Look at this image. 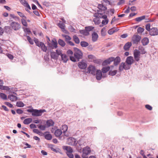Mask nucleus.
I'll use <instances>...</instances> for the list:
<instances>
[{"label": "nucleus", "mask_w": 158, "mask_h": 158, "mask_svg": "<svg viewBox=\"0 0 158 158\" xmlns=\"http://www.w3.org/2000/svg\"><path fill=\"white\" fill-rule=\"evenodd\" d=\"M144 30V29L143 27H139L137 30V32L138 34H141Z\"/></svg>", "instance_id": "obj_46"}, {"label": "nucleus", "mask_w": 158, "mask_h": 158, "mask_svg": "<svg viewBox=\"0 0 158 158\" xmlns=\"http://www.w3.org/2000/svg\"><path fill=\"white\" fill-rule=\"evenodd\" d=\"M96 74V78L98 80H100L101 79L102 77V74L101 71L100 70L96 71L95 73Z\"/></svg>", "instance_id": "obj_17"}, {"label": "nucleus", "mask_w": 158, "mask_h": 158, "mask_svg": "<svg viewBox=\"0 0 158 158\" xmlns=\"http://www.w3.org/2000/svg\"><path fill=\"white\" fill-rule=\"evenodd\" d=\"M8 87L2 85L0 84V89L2 90H7Z\"/></svg>", "instance_id": "obj_57"}, {"label": "nucleus", "mask_w": 158, "mask_h": 158, "mask_svg": "<svg viewBox=\"0 0 158 158\" xmlns=\"http://www.w3.org/2000/svg\"><path fill=\"white\" fill-rule=\"evenodd\" d=\"M79 32L85 36H88L89 34V32H86L85 29L80 30Z\"/></svg>", "instance_id": "obj_31"}, {"label": "nucleus", "mask_w": 158, "mask_h": 158, "mask_svg": "<svg viewBox=\"0 0 158 158\" xmlns=\"http://www.w3.org/2000/svg\"><path fill=\"white\" fill-rule=\"evenodd\" d=\"M109 22V20L107 18L105 19V20H103L102 21V24L106 25L108 24Z\"/></svg>", "instance_id": "obj_55"}, {"label": "nucleus", "mask_w": 158, "mask_h": 158, "mask_svg": "<svg viewBox=\"0 0 158 158\" xmlns=\"http://www.w3.org/2000/svg\"><path fill=\"white\" fill-rule=\"evenodd\" d=\"M77 66L80 69H84L86 68L87 65L86 61L82 59L81 61L78 63Z\"/></svg>", "instance_id": "obj_4"}, {"label": "nucleus", "mask_w": 158, "mask_h": 158, "mask_svg": "<svg viewBox=\"0 0 158 158\" xmlns=\"http://www.w3.org/2000/svg\"><path fill=\"white\" fill-rule=\"evenodd\" d=\"M46 127L44 125H39L38 126V128L40 129L42 131L45 130Z\"/></svg>", "instance_id": "obj_51"}, {"label": "nucleus", "mask_w": 158, "mask_h": 158, "mask_svg": "<svg viewBox=\"0 0 158 158\" xmlns=\"http://www.w3.org/2000/svg\"><path fill=\"white\" fill-rule=\"evenodd\" d=\"M27 111L31 113L32 115L35 116H41L43 113L46 111L45 109L37 110L33 109L32 108L31 109H27Z\"/></svg>", "instance_id": "obj_2"}, {"label": "nucleus", "mask_w": 158, "mask_h": 158, "mask_svg": "<svg viewBox=\"0 0 158 158\" xmlns=\"http://www.w3.org/2000/svg\"><path fill=\"white\" fill-rule=\"evenodd\" d=\"M19 1L20 3L24 6L25 5L26 3H27V2L26 0H19Z\"/></svg>", "instance_id": "obj_64"}, {"label": "nucleus", "mask_w": 158, "mask_h": 158, "mask_svg": "<svg viewBox=\"0 0 158 158\" xmlns=\"http://www.w3.org/2000/svg\"><path fill=\"white\" fill-rule=\"evenodd\" d=\"M106 29L105 27L103 28L101 31V34L102 36H104L106 35V32L105 30Z\"/></svg>", "instance_id": "obj_53"}, {"label": "nucleus", "mask_w": 158, "mask_h": 158, "mask_svg": "<svg viewBox=\"0 0 158 158\" xmlns=\"http://www.w3.org/2000/svg\"><path fill=\"white\" fill-rule=\"evenodd\" d=\"M17 13L20 17H24L25 19H27V17H26V16L22 12L19 11H17Z\"/></svg>", "instance_id": "obj_54"}, {"label": "nucleus", "mask_w": 158, "mask_h": 158, "mask_svg": "<svg viewBox=\"0 0 158 158\" xmlns=\"http://www.w3.org/2000/svg\"><path fill=\"white\" fill-rule=\"evenodd\" d=\"M34 41L36 45L39 47H40V45H41V44L43 43V42L39 41L38 40L35 38H34Z\"/></svg>", "instance_id": "obj_35"}, {"label": "nucleus", "mask_w": 158, "mask_h": 158, "mask_svg": "<svg viewBox=\"0 0 158 158\" xmlns=\"http://www.w3.org/2000/svg\"><path fill=\"white\" fill-rule=\"evenodd\" d=\"M125 62L128 65H131L134 62L133 57L131 56L127 57Z\"/></svg>", "instance_id": "obj_16"}, {"label": "nucleus", "mask_w": 158, "mask_h": 158, "mask_svg": "<svg viewBox=\"0 0 158 158\" xmlns=\"http://www.w3.org/2000/svg\"><path fill=\"white\" fill-rule=\"evenodd\" d=\"M62 36L65 38L66 42L67 40H70L71 39L70 36L68 35H63Z\"/></svg>", "instance_id": "obj_52"}, {"label": "nucleus", "mask_w": 158, "mask_h": 158, "mask_svg": "<svg viewBox=\"0 0 158 158\" xmlns=\"http://www.w3.org/2000/svg\"><path fill=\"white\" fill-rule=\"evenodd\" d=\"M145 107L147 109H148L149 110H152V106L149 105H148V104L146 105L145 106Z\"/></svg>", "instance_id": "obj_63"}, {"label": "nucleus", "mask_w": 158, "mask_h": 158, "mask_svg": "<svg viewBox=\"0 0 158 158\" xmlns=\"http://www.w3.org/2000/svg\"><path fill=\"white\" fill-rule=\"evenodd\" d=\"M24 105V104L22 101H18L16 102V106L18 107H23Z\"/></svg>", "instance_id": "obj_38"}, {"label": "nucleus", "mask_w": 158, "mask_h": 158, "mask_svg": "<svg viewBox=\"0 0 158 158\" xmlns=\"http://www.w3.org/2000/svg\"><path fill=\"white\" fill-rule=\"evenodd\" d=\"M80 44L81 46L83 47H86L89 45L88 43L85 41H81Z\"/></svg>", "instance_id": "obj_39"}, {"label": "nucleus", "mask_w": 158, "mask_h": 158, "mask_svg": "<svg viewBox=\"0 0 158 158\" xmlns=\"http://www.w3.org/2000/svg\"><path fill=\"white\" fill-rule=\"evenodd\" d=\"M73 39L75 42L77 44H78L80 43V40L79 38L76 35H74L73 36Z\"/></svg>", "instance_id": "obj_42"}, {"label": "nucleus", "mask_w": 158, "mask_h": 158, "mask_svg": "<svg viewBox=\"0 0 158 158\" xmlns=\"http://www.w3.org/2000/svg\"><path fill=\"white\" fill-rule=\"evenodd\" d=\"M72 152L67 153V154L68 157L70 158H73L74 157L72 153Z\"/></svg>", "instance_id": "obj_62"}, {"label": "nucleus", "mask_w": 158, "mask_h": 158, "mask_svg": "<svg viewBox=\"0 0 158 158\" xmlns=\"http://www.w3.org/2000/svg\"><path fill=\"white\" fill-rule=\"evenodd\" d=\"M63 148L64 150H66L67 153L73 152L72 148L70 146H64Z\"/></svg>", "instance_id": "obj_27"}, {"label": "nucleus", "mask_w": 158, "mask_h": 158, "mask_svg": "<svg viewBox=\"0 0 158 158\" xmlns=\"http://www.w3.org/2000/svg\"><path fill=\"white\" fill-rule=\"evenodd\" d=\"M27 40L29 41V43L31 44H34V42L33 40L28 35H27Z\"/></svg>", "instance_id": "obj_48"}, {"label": "nucleus", "mask_w": 158, "mask_h": 158, "mask_svg": "<svg viewBox=\"0 0 158 158\" xmlns=\"http://www.w3.org/2000/svg\"><path fill=\"white\" fill-rule=\"evenodd\" d=\"M50 55L52 58L55 60H56L58 58L57 55L55 52H51Z\"/></svg>", "instance_id": "obj_30"}, {"label": "nucleus", "mask_w": 158, "mask_h": 158, "mask_svg": "<svg viewBox=\"0 0 158 158\" xmlns=\"http://www.w3.org/2000/svg\"><path fill=\"white\" fill-rule=\"evenodd\" d=\"M141 38V37L138 35H133L132 38L133 43L136 44H138V42H140Z\"/></svg>", "instance_id": "obj_8"}, {"label": "nucleus", "mask_w": 158, "mask_h": 158, "mask_svg": "<svg viewBox=\"0 0 158 158\" xmlns=\"http://www.w3.org/2000/svg\"><path fill=\"white\" fill-rule=\"evenodd\" d=\"M32 121L31 118H29L25 119L23 121V123L25 124H28L30 123Z\"/></svg>", "instance_id": "obj_32"}, {"label": "nucleus", "mask_w": 158, "mask_h": 158, "mask_svg": "<svg viewBox=\"0 0 158 158\" xmlns=\"http://www.w3.org/2000/svg\"><path fill=\"white\" fill-rule=\"evenodd\" d=\"M46 38H47V42L49 48L51 49L57 48L58 44L55 39H52V40L51 43H50V42L51 40L49 38L48 36H46Z\"/></svg>", "instance_id": "obj_3"}, {"label": "nucleus", "mask_w": 158, "mask_h": 158, "mask_svg": "<svg viewBox=\"0 0 158 158\" xmlns=\"http://www.w3.org/2000/svg\"><path fill=\"white\" fill-rule=\"evenodd\" d=\"M58 43L62 47H64L65 45V43L64 41L61 39H59L58 40Z\"/></svg>", "instance_id": "obj_41"}, {"label": "nucleus", "mask_w": 158, "mask_h": 158, "mask_svg": "<svg viewBox=\"0 0 158 158\" xmlns=\"http://www.w3.org/2000/svg\"><path fill=\"white\" fill-rule=\"evenodd\" d=\"M115 31L113 29H111L108 31V33L110 35H112Z\"/></svg>", "instance_id": "obj_59"}, {"label": "nucleus", "mask_w": 158, "mask_h": 158, "mask_svg": "<svg viewBox=\"0 0 158 158\" xmlns=\"http://www.w3.org/2000/svg\"><path fill=\"white\" fill-rule=\"evenodd\" d=\"M82 152L83 154L85 155V156L88 155L91 152V150L89 147L87 146L84 148L83 149Z\"/></svg>", "instance_id": "obj_18"}, {"label": "nucleus", "mask_w": 158, "mask_h": 158, "mask_svg": "<svg viewBox=\"0 0 158 158\" xmlns=\"http://www.w3.org/2000/svg\"><path fill=\"white\" fill-rule=\"evenodd\" d=\"M8 98L12 101H16L18 99V98L16 96L12 94L9 95Z\"/></svg>", "instance_id": "obj_26"}, {"label": "nucleus", "mask_w": 158, "mask_h": 158, "mask_svg": "<svg viewBox=\"0 0 158 158\" xmlns=\"http://www.w3.org/2000/svg\"><path fill=\"white\" fill-rule=\"evenodd\" d=\"M62 130L63 131V133H65L68 129V127L66 125H63L62 127Z\"/></svg>", "instance_id": "obj_50"}, {"label": "nucleus", "mask_w": 158, "mask_h": 158, "mask_svg": "<svg viewBox=\"0 0 158 158\" xmlns=\"http://www.w3.org/2000/svg\"><path fill=\"white\" fill-rule=\"evenodd\" d=\"M61 56L63 62L64 63H66L68 60L67 55L65 54H63L61 55Z\"/></svg>", "instance_id": "obj_28"}, {"label": "nucleus", "mask_w": 158, "mask_h": 158, "mask_svg": "<svg viewBox=\"0 0 158 158\" xmlns=\"http://www.w3.org/2000/svg\"><path fill=\"white\" fill-rule=\"evenodd\" d=\"M54 124V122L51 119H50L47 120L46 121L47 127H49L51 126H53Z\"/></svg>", "instance_id": "obj_22"}, {"label": "nucleus", "mask_w": 158, "mask_h": 158, "mask_svg": "<svg viewBox=\"0 0 158 158\" xmlns=\"http://www.w3.org/2000/svg\"><path fill=\"white\" fill-rule=\"evenodd\" d=\"M62 131L60 129H57L54 132V134L56 137H59V139H62V136H60L62 134Z\"/></svg>", "instance_id": "obj_15"}, {"label": "nucleus", "mask_w": 158, "mask_h": 158, "mask_svg": "<svg viewBox=\"0 0 158 158\" xmlns=\"http://www.w3.org/2000/svg\"><path fill=\"white\" fill-rule=\"evenodd\" d=\"M4 29L5 32L7 34H10L11 32V27L9 26L5 27Z\"/></svg>", "instance_id": "obj_25"}, {"label": "nucleus", "mask_w": 158, "mask_h": 158, "mask_svg": "<svg viewBox=\"0 0 158 158\" xmlns=\"http://www.w3.org/2000/svg\"><path fill=\"white\" fill-rule=\"evenodd\" d=\"M145 16L143 15L142 16L136 18L135 19V20L136 21L138 22H139L141 21L142 20L144 19H145Z\"/></svg>", "instance_id": "obj_40"}, {"label": "nucleus", "mask_w": 158, "mask_h": 158, "mask_svg": "<svg viewBox=\"0 0 158 158\" xmlns=\"http://www.w3.org/2000/svg\"><path fill=\"white\" fill-rule=\"evenodd\" d=\"M94 17L98 18H102L105 19L107 18V16L106 15H103L102 13L101 12L100 10H97V12L94 13Z\"/></svg>", "instance_id": "obj_5"}, {"label": "nucleus", "mask_w": 158, "mask_h": 158, "mask_svg": "<svg viewBox=\"0 0 158 158\" xmlns=\"http://www.w3.org/2000/svg\"><path fill=\"white\" fill-rule=\"evenodd\" d=\"M117 73V70H114L113 71L110 70L109 72V75L111 76H114L116 75Z\"/></svg>", "instance_id": "obj_45"}, {"label": "nucleus", "mask_w": 158, "mask_h": 158, "mask_svg": "<svg viewBox=\"0 0 158 158\" xmlns=\"http://www.w3.org/2000/svg\"><path fill=\"white\" fill-rule=\"evenodd\" d=\"M40 47L41 48V50L43 52H46L47 50V47L43 43L41 44V45H40Z\"/></svg>", "instance_id": "obj_34"}, {"label": "nucleus", "mask_w": 158, "mask_h": 158, "mask_svg": "<svg viewBox=\"0 0 158 158\" xmlns=\"http://www.w3.org/2000/svg\"><path fill=\"white\" fill-rule=\"evenodd\" d=\"M114 57H110L104 60L102 63V65L105 66L107 64H110L114 60Z\"/></svg>", "instance_id": "obj_14"}, {"label": "nucleus", "mask_w": 158, "mask_h": 158, "mask_svg": "<svg viewBox=\"0 0 158 158\" xmlns=\"http://www.w3.org/2000/svg\"><path fill=\"white\" fill-rule=\"evenodd\" d=\"M0 97L2 99L4 100H6L7 99V96L4 93H0Z\"/></svg>", "instance_id": "obj_47"}, {"label": "nucleus", "mask_w": 158, "mask_h": 158, "mask_svg": "<svg viewBox=\"0 0 158 158\" xmlns=\"http://www.w3.org/2000/svg\"><path fill=\"white\" fill-rule=\"evenodd\" d=\"M114 66H117L121 61V58L118 56H117L116 58L114 57Z\"/></svg>", "instance_id": "obj_19"}, {"label": "nucleus", "mask_w": 158, "mask_h": 158, "mask_svg": "<svg viewBox=\"0 0 158 158\" xmlns=\"http://www.w3.org/2000/svg\"><path fill=\"white\" fill-rule=\"evenodd\" d=\"M94 28V27L92 26H89L85 27V29L87 32H89V31L93 30Z\"/></svg>", "instance_id": "obj_37"}, {"label": "nucleus", "mask_w": 158, "mask_h": 158, "mask_svg": "<svg viewBox=\"0 0 158 158\" xmlns=\"http://www.w3.org/2000/svg\"><path fill=\"white\" fill-rule=\"evenodd\" d=\"M74 51V56H69L70 60L73 62L79 61L83 58V54L81 51L77 48H73Z\"/></svg>", "instance_id": "obj_1"}, {"label": "nucleus", "mask_w": 158, "mask_h": 158, "mask_svg": "<svg viewBox=\"0 0 158 158\" xmlns=\"http://www.w3.org/2000/svg\"><path fill=\"white\" fill-rule=\"evenodd\" d=\"M149 34L151 36L157 35H158V30L156 27H152L149 31Z\"/></svg>", "instance_id": "obj_10"}, {"label": "nucleus", "mask_w": 158, "mask_h": 158, "mask_svg": "<svg viewBox=\"0 0 158 158\" xmlns=\"http://www.w3.org/2000/svg\"><path fill=\"white\" fill-rule=\"evenodd\" d=\"M132 45L131 43L130 42L127 43L123 47V49L125 51L128 50Z\"/></svg>", "instance_id": "obj_23"}, {"label": "nucleus", "mask_w": 158, "mask_h": 158, "mask_svg": "<svg viewBox=\"0 0 158 158\" xmlns=\"http://www.w3.org/2000/svg\"><path fill=\"white\" fill-rule=\"evenodd\" d=\"M45 138L48 140H50L52 138V135L50 134H46L44 135Z\"/></svg>", "instance_id": "obj_43"}, {"label": "nucleus", "mask_w": 158, "mask_h": 158, "mask_svg": "<svg viewBox=\"0 0 158 158\" xmlns=\"http://www.w3.org/2000/svg\"><path fill=\"white\" fill-rule=\"evenodd\" d=\"M88 71L89 73L93 75H95L96 72L95 66L92 65H90L88 68Z\"/></svg>", "instance_id": "obj_12"}, {"label": "nucleus", "mask_w": 158, "mask_h": 158, "mask_svg": "<svg viewBox=\"0 0 158 158\" xmlns=\"http://www.w3.org/2000/svg\"><path fill=\"white\" fill-rule=\"evenodd\" d=\"M141 42L143 46L146 45L149 42V39L147 37H144L141 40Z\"/></svg>", "instance_id": "obj_21"}, {"label": "nucleus", "mask_w": 158, "mask_h": 158, "mask_svg": "<svg viewBox=\"0 0 158 158\" xmlns=\"http://www.w3.org/2000/svg\"><path fill=\"white\" fill-rule=\"evenodd\" d=\"M98 8L99 9V10H100V11H101V12L103 13V14H105L106 13L105 11L107 10V7L106 6H104L102 4H99L98 5Z\"/></svg>", "instance_id": "obj_13"}, {"label": "nucleus", "mask_w": 158, "mask_h": 158, "mask_svg": "<svg viewBox=\"0 0 158 158\" xmlns=\"http://www.w3.org/2000/svg\"><path fill=\"white\" fill-rule=\"evenodd\" d=\"M139 49L140 52V54H144L146 53L145 48L142 46H139Z\"/></svg>", "instance_id": "obj_29"}, {"label": "nucleus", "mask_w": 158, "mask_h": 158, "mask_svg": "<svg viewBox=\"0 0 158 158\" xmlns=\"http://www.w3.org/2000/svg\"><path fill=\"white\" fill-rule=\"evenodd\" d=\"M150 23H148V24H147L146 25V27H145V28L146 29V30L148 31H150V30H151V29L150 28Z\"/></svg>", "instance_id": "obj_56"}, {"label": "nucleus", "mask_w": 158, "mask_h": 158, "mask_svg": "<svg viewBox=\"0 0 158 158\" xmlns=\"http://www.w3.org/2000/svg\"><path fill=\"white\" fill-rule=\"evenodd\" d=\"M53 144H50L49 145V147L51 149V150L53 151L56 152V153H58L59 152V149H55L53 147Z\"/></svg>", "instance_id": "obj_44"}, {"label": "nucleus", "mask_w": 158, "mask_h": 158, "mask_svg": "<svg viewBox=\"0 0 158 158\" xmlns=\"http://www.w3.org/2000/svg\"><path fill=\"white\" fill-rule=\"evenodd\" d=\"M125 65V64L124 62H122L120 64L119 66V68H118L120 72H121L122 71H123V69H124Z\"/></svg>", "instance_id": "obj_33"}, {"label": "nucleus", "mask_w": 158, "mask_h": 158, "mask_svg": "<svg viewBox=\"0 0 158 158\" xmlns=\"http://www.w3.org/2000/svg\"><path fill=\"white\" fill-rule=\"evenodd\" d=\"M119 1L117 3V5L119 6L125 3L124 0H118Z\"/></svg>", "instance_id": "obj_60"}, {"label": "nucleus", "mask_w": 158, "mask_h": 158, "mask_svg": "<svg viewBox=\"0 0 158 158\" xmlns=\"http://www.w3.org/2000/svg\"><path fill=\"white\" fill-rule=\"evenodd\" d=\"M68 144L70 145L75 146L77 144L76 140L73 137L69 138L67 141Z\"/></svg>", "instance_id": "obj_9"}, {"label": "nucleus", "mask_w": 158, "mask_h": 158, "mask_svg": "<svg viewBox=\"0 0 158 158\" xmlns=\"http://www.w3.org/2000/svg\"><path fill=\"white\" fill-rule=\"evenodd\" d=\"M10 25L12 28L15 31H17L20 28V25L18 22H13Z\"/></svg>", "instance_id": "obj_7"}, {"label": "nucleus", "mask_w": 158, "mask_h": 158, "mask_svg": "<svg viewBox=\"0 0 158 158\" xmlns=\"http://www.w3.org/2000/svg\"><path fill=\"white\" fill-rule=\"evenodd\" d=\"M98 34L95 32H94L92 34V41L93 42L96 41L98 39Z\"/></svg>", "instance_id": "obj_24"}, {"label": "nucleus", "mask_w": 158, "mask_h": 158, "mask_svg": "<svg viewBox=\"0 0 158 158\" xmlns=\"http://www.w3.org/2000/svg\"><path fill=\"white\" fill-rule=\"evenodd\" d=\"M16 111L17 113L19 114H21L23 113V111L21 109H17Z\"/></svg>", "instance_id": "obj_61"}, {"label": "nucleus", "mask_w": 158, "mask_h": 158, "mask_svg": "<svg viewBox=\"0 0 158 158\" xmlns=\"http://www.w3.org/2000/svg\"><path fill=\"white\" fill-rule=\"evenodd\" d=\"M110 69V67L109 66H107L103 67L102 69V71L103 73H106L108 71H109Z\"/></svg>", "instance_id": "obj_36"}, {"label": "nucleus", "mask_w": 158, "mask_h": 158, "mask_svg": "<svg viewBox=\"0 0 158 158\" xmlns=\"http://www.w3.org/2000/svg\"><path fill=\"white\" fill-rule=\"evenodd\" d=\"M133 55L135 60L137 61H139L140 58V52L137 49H135L134 51Z\"/></svg>", "instance_id": "obj_6"}, {"label": "nucleus", "mask_w": 158, "mask_h": 158, "mask_svg": "<svg viewBox=\"0 0 158 158\" xmlns=\"http://www.w3.org/2000/svg\"><path fill=\"white\" fill-rule=\"evenodd\" d=\"M25 10L28 12L31 15L33 16L34 15L33 13L37 16H40V14L38 11L34 10L33 12L30 11L28 9H25Z\"/></svg>", "instance_id": "obj_20"}, {"label": "nucleus", "mask_w": 158, "mask_h": 158, "mask_svg": "<svg viewBox=\"0 0 158 158\" xmlns=\"http://www.w3.org/2000/svg\"><path fill=\"white\" fill-rule=\"evenodd\" d=\"M23 143L25 145L27 146V147H24V149H26L27 148H31V145H30L29 144H28L27 143L24 142Z\"/></svg>", "instance_id": "obj_58"}, {"label": "nucleus", "mask_w": 158, "mask_h": 158, "mask_svg": "<svg viewBox=\"0 0 158 158\" xmlns=\"http://www.w3.org/2000/svg\"><path fill=\"white\" fill-rule=\"evenodd\" d=\"M57 26L59 27L61 29L62 31L64 33L67 34L68 31L65 29V25L61 21H60L58 24Z\"/></svg>", "instance_id": "obj_11"}, {"label": "nucleus", "mask_w": 158, "mask_h": 158, "mask_svg": "<svg viewBox=\"0 0 158 158\" xmlns=\"http://www.w3.org/2000/svg\"><path fill=\"white\" fill-rule=\"evenodd\" d=\"M26 19H21V21L22 24L25 27H27V23L26 21Z\"/></svg>", "instance_id": "obj_49"}]
</instances>
